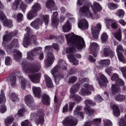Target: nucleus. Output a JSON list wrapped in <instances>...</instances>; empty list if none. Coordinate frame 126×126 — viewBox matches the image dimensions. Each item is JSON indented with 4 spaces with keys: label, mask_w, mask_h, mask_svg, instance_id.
Listing matches in <instances>:
<instances>
[{
    "label": "nucleus",
    "mask_w": 126,
    "mask_h": 126,
    "mask_svg": "<svg viewBox=\"0 0 126 126\" xmlns=\"http://www.w3.org/2000/svg\"><path fill=\"white\" fill-rule=\"evenodd\" d=\"M31 117H33L32 118L37 126L45 124V113L42 110H39L36 113H31Z\"/></svg>",
    "instance_id": "obj_6"
},
{
    "label": "nucleus",
    "mask_w": 126,
    "mask_h": 126,
    "mask_svg": "<svg viewBox=\"0 0 126 126\" xmlns=\"http://www.w3.org/2000/svg\"><path fill=\"white\" fill-rule=\"evenodd\" d=\"M101 40L103 43H106L108 41V34H107V33H102L101 36Z\"/></svg>",
    "instance_id": "obj_49"
},
{
    "label": "nucleus",
    "mask_w": 126,
    "mask_h": 126,
    "mask_svg": "<svg viewBox=\"0 0 126 126\" xmlns=\"http://www.w3.org/2000/svg\"><path fill=\"white\" fill-rule=\"evenodd\" d=\"M42 104L45 106H50L51 105V97L46 94H43L41 97Z\"/></svg>",
    "instance_id": "obj_23"
},
{
    "label": "nucleus",
    "mask_w": 126,
    "mask_h": 126,
    "mask_svg": "<svg viewBox=\"0 0 126 126\" xmlns=\"http://www.w3.org/2000/svg\"><path fill=\"white\" fill-rule=\"evenodd\" d=\"M84 88L86 89V90H88L89 91H94V87H93V85H90L88 83L84 84Z\"/></svg>",
    "instance_id": "obj_50"
},
{
    "label": "nucleus",
    "mask_w": 126,
    "mask_h": 126,
    "mask_svg": "<svg viewBox=\"0 0 126 126\" xmlns=\"http://www.w3.org/2000/svg\"><path fill=\"white\" fill-rule=\"evenodd\" d=\"M116 15L120 18H124V16H125V11L121 9H118L116 12Z\"/></svg>",
    "instance_id": "obj_47"
},
{
    "label": "nucleus",
    "mask_w": 126,
    "mask_h": 126,
    "mask_svg": "<svg viewBox=\"0 0 126 126\" xmlns=\"http://www.w3.org/2000/svg\"><path fill=\"white\" fill-rule=\"evenodd\" d=\"M77 80V77L75 76H71L68 81V83H72L73 84V83H75L76 82V81Z\"/></svg>",
    "instance_id": "obj_53"
},
{
    "label": "nucleus",
    "mask_w": 126,
    "mask_h": 126,
    "mask_svg": "<svg viewBox=\"0 0 126 126\" xmlns=\"http://www.w3.org/2000/svg\"><path fill=\"white\" fill-rule=\"evenodd\" d=\"M25 108H21L18 111V117H23V113L25 112Z\"/></svg>",
    "instance_id": "obj_63"
},
{
    "label": "nucleus",
    "mask_w": 126,
    "mask_h": 126,
    "mask_svg": "<svg viewBox=\"0 0 126 126\" xmlns=\"http://www.w3.org/2000/svg\"><path fill=\"white\" fill-rule=\"evenodd\" d=\"M18 32L16 31H14L11 32L6 34H5L3 36V41L4 42H8L12 39L13 37H15L18 34Z\"/></svg>",
    "instance_id": "obj_16"
},
{
    "label": "nucleus",
    "mask_w": 126,
    "mask_h": 126,
    "mask_svg": "<svg viewBox=\"0 0 126 126\" xmlns=\"http://www.w3.org/2000/svg\"><path fill=\"white\" fill-rule=\"evenodd\" d=\"M3 10H4V6L1 2V1L0 0V18L1 19H3L5 17Z\"/></svg>",
    "instance_id": "obj_40"
},
{
    "label": "nucleus",
    "mask_w": 126,
    "mask_h": 126,
    "mask_svg": "<svg viewBox=\"0 0 126 126\" xmlns=\"http://www.w3.org/2000/svg\"><path fill=\"white\" fill-rule=\"evenodd\" d=\"M42 9V7L39 3H35L32 7V11H33L36 14H38V11Z\"/></svg>",
    "instance_id": "obj_31"
},
{
    "label": "nucleus",
    "mask_w": 126,
    "mask_h": 126,
    "mask_svg": "<svg viewBox=\"0 0 126 126\" xmlns=\"http://www.w3.org/2000/svg\"><path fill=\"white\" fill-rule=\"evenodd\" d=\"M16 47H18V40L14 39L11 41L10 44L8 46V49L11 50L12 48H16Z\"/></svg>",
    "instance_id": "obj_37"
},
{
    "label": "nucleus",
    "mask_w": 126,
    "mask_h": 126,
    "mask_svg": "<svg viewBox=\"0 0 126 126\" xmlns=\"http://www.w3.org/2000/svg\"><path fill=\"white\" fill-rule=\"evenodd\" d=\"M90 50L94 58H97L98 52H99V50H100V47L98 45V44L95 42L93 43L91 46Z\"/></svg>",
    "instance_id": "obj_15"
},
{
    "label": "nucleus",
    "mask_w": 126,
    "mask_h": 126,
    "mask_svg": "<svg viewBox=\"0 0 126 126\" xmlns=\"http://www.w3.org/2000/svg\"><path fill=\"white\" fill-rule=\"evenodd\" d=\"M126 99V95L119 94L115 96V99L118 102H123Z\"/></svg>",
    "instance_id": "obj_44"
},
{
    "label": "nucleus",
    "mask_w": 126,
    "mask_h": 126,
    "mask_svg": "<svg viewBox=\"0 0 126 126\" xmlns=\"http://www.w3.org/2000/svg\"><path fill=\"white\" fill-rule=\"evenodd\" d=\"M4 15L5 17L3 18V19H1V18H0V21L2 22L3 26L8 27V28H12V26H13L12 25V21L10 19H7L5 14H4Z\"/></svg>",
    "instance_id": "obj_22"
},
{
    "label": "nucleus",
    "mask_w": 126,
    "mask_h": 126,
    "mask_svg": "<svg viewBox=\"0 0 126 126\" xmlns=\"http://www.w3.org/2000/svg\"><path fill=\"white\" fill-rule=\"evenodd\" d=\"M6 106H5L4 104H3L0 106V113L3 114L6 112Z\"/></svg>",
    "instance_id": "obj_60"
},
{
    "label": "nucleus",
    "mask_w": 126,
    "mask_h": 126,
    "mask_svg": "<svg viewBox=\"0 0 126 126\" xmlns=\"http://www.w3.org/2000/svg\"><path fill=\"white\" fill-rule=\"evenodd\" d=\"M14 53H16V54H13L15 61L18 62H20V60L22 58V53L17 50H14Z\"/></svg>",
    "instance_id": "obj_36"
},
{
    "label": "nucleus",
    "mask_w": 126,
    "mask_h": 126,
    "mask_svg": "<svg viewBox=\"0 0 126 126\" xmlns=\"http://www.w3.org/2000/svg\"><path fill=\"white\" fill-rule=\"evenodd\" d=\"M17 20L18 22H21L22 20H23V14L22 13H18L17 15Z\"/></svg>",
    "instance_id": "obj_58"
},
{
    "label": "nucleus",
    "mask_w": 126,
    "mask_h": 126,
    "mask_svg": "<svg viewBox=\"0 0 126 126\" xmlns=\"http://www.w3.org/2000/svg\"><path fill=\"white\" fill-rule=\"evenodd\" d=\"M62 124L63 126H76L77 125V121L74 120L72 116H69L64 119Z\"/></svg>",
    "instance_id": "obj_10"
},
{
    "label": "nucleus",
    "mask_w": 126,
    "mask_h": 126,
    "mask_svg": "<svg viewBox=\"0 0 126 126\" xmlns=\"http://www.w3.org/2000/svg\"><path fill=\"white\" fill-rule=\"evenodd\" d=\"M55 1L53 0H49L46 3V7L47 8H52L55 6Z\"/></svg>",
    "instance_id": "obj_45"
},
{
    "label": "nucleus",
    "mask_w": 126,
    "mask_h": 126,
    "mask_svg": "<svg viewBox=\"0 0 126 126\" xmlns=\"http://www.w3.org/2000/svg\"><path fill=\"white\" fill-rule=\"evenodd\" d=\"M22 67L26 73H35L40 70L39 66L36 63H31L28 67V62L26 59L23 60L22 63Z\"/></svg>",
    "instance_id": "obj_5"
},
{
    "label": "nucleus",
    "mask_w": 126,
    "mask_h": 126,
    "mask_svg": "<svg viewBox=\"0 0 126 126\" xmlns=\"http://www.w3.org/2000/svg\"><path fill=\"white\" fill-rule=\"evenodd\" d=\"M79 94L80 95H82V96L90 95V94H91V92L87 91L85 89L82 88L80 91Z\"/></svg>",
    "instance_id": "obj_46"
},
{
    "label": "nucleus",
    "mask_w": 126,
    "mask_h": 126,
    "mask_svg": "<svg viewBox=\"0 0 126 126\" xmlns=\"http://www.w3.org/2000/svg\"><path fill=\"white\" fill-rule=\"evenodd\" d=\"M25 101L26 105L28 106V107H33V106H34L35 105V103H34V98H33V96L30 94L25 96Z\"/></svg>",
    "instance_id": "obj_21"
},
{
    "label": "nucleus",
    "mask_w": 126,
    "mask_h": 126,
    "mask_svg": "<svg viewBox=\"0 0 126 126\" xmlns=\"http://www.w3.org/2000/svg\"><path fill=\"white\" fill-rule=\"evenodd\" d=\"M103 54L104 57H110L111 59H113L114 56H115V52L112 49L108 48H104Z\"/></svg>",
    "instance_id": "obj_26"
},
{
    "label": "nucleus",
    "mask_w": 126,
    "mask_h": 126,
    "mask_svg": "<svg viewBox=\"0 0 126 126\" xmlns=\"http://www.w3.org/2000/svg\"><path fill=\"white\" fill-rule=\"evenodd\" d=\"M90 7L89 6V3L86 5H84L80 8V12H82L83 14H84L85 16L87 17H92L93 15L90 11Z\"/></svg>",
    "instance_id": "obj_13"
},
{
    "label": "nucleus",
    "mask_w": 126,
    "mask_h": 126,
    "mask_svg": "<svg viewBox=\"0 0 126 126\" xmlns=\"http://www.w3.org/2000/svg\"><path fill=\"white\" fill-rule=\"evenodd\" d=\"M61 68H62L63 70H66V69H67L66 64L63 63L62 64V66H60V65H56L51 70V73L53 77H54L55 81L56 84H59L61 79H63V78L64 77V75L63 73H59L57 74V73H58V72L61 70Z\"/></svg>",
    "instance_id": "obj_3"
},
{
    "label": "nucleus",
    "mask_w": 126,
    "mask_h": 126,
    "mask_svg": "<svg viewBox=\"0 0 126 126\" xmlns=\"http://www.w3.org/2000/svg\"><path fill=\"white\" fill-rule=\"evenodd\" d=\"M21 126H32V124L28 120H25L21 124Z\"/></svg>",
    "instance_id": "obj_59"
},
{
    "label": "nucleus",
    "mask_w": 126,
    "mask_h": 126,
    "mask_svg": "<svg viewBox=\"0 0 126 126\" xmlns=\"http://www.w3.org/2000/svg\"><path fill=\"white\" fill-rule=\"evenodd\" d=\"M26 80L24 79H22L21 82V88H22V90H25V88H26V83H27Z\"/></svg>",
    "instance_id": "obj_54"
},
{
    "label": "nucleus",
    "mask_w": 126,
    "mask_h": 126,
    "mask_svg": "<svg viewBox=\"0 0 126 126\" xmlns=\"http://www.w3.org/2000/svg\"><path fill=\"white\" fill-rule=\"evenodd\" d=\"M37 42V35H32L29 36L28 34H25L23 40V46L25 48H28L30 45L33 44L35 45Z\"/></svg>",
    "instance_id": "obj_7"
},
{
    "label": "nucleus",
    "mask_w": 126,
    "mask_h": 126,
    "mask_svg": "<svg viewBox=\"0 0 126 126\" xmlns=\"http://www.w3.org/2000/svg\"><path fill=\"white\" fill-rule=\"evenodd\" d=\"M21 3V4H20ZM20 5V7L23 11V13H25L26 9H27V4L22 1V0H15L12 3V10H17L18 9V6Z\"/></svg>",
    "instance_id": "obj_8"
},
{
    "label": "nucleus",
    "mask_w": 126,
    "mask_h": 126,
    "mask_svg": "<svg viewBox=\"0 0 126 126\" xmlns=\"http://www.w3.org/2000/svg\"><path fill=\"white\" fill-rule=\"evenodd\" d=\"M80 87V84L76 83L75 85H73L70 88V93L71 94H75L77 91L79 90Z\"/></svg>",
    "instance_id": "obj_35"
},
{
    "label": "nucleus",
    "mask_w": 126,
    "mask_h": 126,
    "mask_svg": "<svg viewBox=\"0 0 126 126\" xmlns=\"http://www.w3.org/2000/svg\"><path fill=\"white\" fill-rule=\"evenodd\" d=\"M37 14L35 12H33L31 10L27 15V18L29 19V20H31L32 19H33L35 16H37Z\"/></svg>",
    "instance_id": "obj_43"
},
{
    "label": "nucleus",
    "mask_w": 126,
    "mask_h": 126,
    "mask_svg": "<svg viewBox=\"0 0 126 126\" xmlns=\"http://www.w3.org/2000/svg\"><path fill=\"white\" fill-rule=\"evenodd\" d=\"M10 98L12 102H19V97L15 93H12L10 96Z\"/></svg>",
    "instance_id": "obj_41"
},
{
    "label": "nucleus",
    "mask_w": 126,
    "mask_h": 126,
    "mask_svg": "<svg viewBox=\"0 0 126 126\" xmlns=\"http://www.w3.org/2000/svg\"><path fill=\"white\" fill-rule=\"evenodd\" d=\"M6 80L8 82H10L11 87H14L16 85L17 78L16 73L15 71H13L10 73L8 76L6 77Z\"/></svg>",
    "instance_id": "obj_11"
},
{
    "label": "nucleus",
    "mask_w": 126,
    "mask_h": 126,
    "mask_svg": "<svg viewBox=\"0 0 126 126\" xmlns=\"http://www.w3.org/2000/svg\"><path fill=\"white\" fill-rule=\"evenodd\" d=\"M81 111V107L78 106L76 107L74 111V116H76L77 118H80L81 119H84V115H83V112H80Z\"/></svg>",
    "instance_id": "obj_27"
},
{
    "label": "nucleus",
    "mask_w": 126,
    "mask_h": 126,
    "mask_svg": "<svg viewBox=\"0 0 126 126\" xmlns=\"http://www.w3.org/2000/svg\"><path fill=\"white\" fill-rule=\"evenodd\" d=\"M112 110L113 111V115L115 116V117H120L121 115V112L120 111V109L119 108V106L114 104L112 106Z\"/></svg>",
    "instance_id": "obj_34"
},
{
    "label": "nucleus",
    "mask_w": 126,
    "mask_h": 126,
    "mask_svg": "<svg viewBox=\"0 0 126 126\" xmlns=\"http://www.w3.org/2000/svg\"><path fill=\"white\" fill-rule=\"evenodd\" d=\"M78 26L80 29H81V30H85L86 29H88L89 25L88 24L87 20L86 19H82L79 22Z\"/></svg>",
    "instance_id": "obj_20"
},
{
    "label": "nucleus",
    "mask_w": 126,
    "mask_h": 126,
    "mask_svg": "<svg viewBox=\"0 0 126 126\" xmlns=\"http://www.w3.org/2000/svg\"><path fill=\"white\" fill-rule=\"evenodd\" d=\"M119 79V75L117 73H114L111 77V80L112 81L116 82Z\"/></svg>",
    "instance_id": "obj_61"
},
{
    "label": "nucleus",
    "mask_w": 126,
    "mask_h": 126,
    "mask_svg": "<svg viewBox=\"0 0 126 126\" xmlns=\"http://www.w3.org/2000/svg\"><path fill=\"white\" fill-rule=\"evenodd\" d=\"M45 80L46 84V86L48 88H53L54 87V84H53V81L52 79L48 76V75H44Z\"/></svg>",
    "instance_id": "obj_28"
},
{
    "label": "nucleus",
    "mask_w": 126,
    "mask_h": 126,
    "mask_svg": "<svg viewBox=\"0 0 126 126\" xmlns=\"http://www.w3.org/2000/svg\"><path fill=\"white\" fill-rule=\"evenodd\" d=\"M58 12H55L53 13V17H52V23L51 26L53 27H55L57 28L59 26V19H58Z\"/></svg>",
    "instance_id": "obj_24"
},
{
    "label": "nucleus",
    "mask_w": 126,
    "mask_h": 126,
    "mask_svg": "<svg viewBox=\"0 0 126 126\" xmlns=\"http://www.w3.org/2000/svg\"><path fill=\"white\" fill-rule=\"evenodd\" d=\"M109 83L107 77L101 74L99 75V78L98 79V83L101 87H107V83Z\"/></svg>",
    "instance_id": "obj_17"
},
{
    "label": "nucleus",
    "mask_w": 126,
    "mask_h": 126,
    "mask_svg": "<svg viewBox=\"0 0 126 126\" xmlns=\"http://www.w3.org/2000/svg\"><path fill=\"white\" fill-rule=\"evenodd\" d=\"M14 120L12 117H7L5 120L4 123L5 125H9V124H11Z\"/></svg>",
    "instance_id": "obj_55"
},
{
    "label": "nucleus",
    "mask_w": 126,
    "mask_h": 126,
    "mask_svg": "<svg viewBox=\"0 0 126 126\" xmlns=\"http://www.w3.org/2000/svg\"><path fill=\"white\" fill-rule=\"evenodd\" d=\"M70 99H73V101L75 103H80L82 100V98L80 95L78 94H72L70 95Z\"/></svg>",
    "instance_id": "obj_30"
},
{
    "label": "nucleus",
    "mask_w": 126,
    "mask_h": 126,
    "mask_svg": "<svg viewBox=\"0 0 126 126\" xmlns=\"http://www.w3.org/2000/svg\"><path fill=\"white\" fill-rule=\"evenodd\" d=\"M119 125L120 126H126V121L121 119Z\"/></svg>",
    "instance_id": "obj_64"
},
{
    "label": "nucleus",
    "mask_w": 126,
    "mask_h": 126,
    "mask_svg": "<svg viewBox=\"0 0 126 126\" xmlns=\"http://www.w3.org/2000/svg\"><path fill=\"white\" fill-rule=\"evenodd\" d=\"M99 64L102 66H109L111 64V60L110 59L102 60L99 62Z\"/></svg>",
    "instance_id": "obj_38"
},
{
    "label": "nucleus",
    "mask_w": 126,
    "mask_h": 126,
    "mask_svg": "<svg viewBox=\"0 0 126 126\" xmlns=\"http://www.w3.org/2000/svg\"><path fill=\"white\" fill-rule=\"evenodd\" d=\"M65 37L67 44L70 46L66 49V54H68L67 58L74 65H78V60L74 57L73 54L76 52V49L82 50L85 48V41L82 37L76 34H66Z\"/></svg>",
    "instance_id": "obj_1"
},
{
    "label": "nucleus",
    "mask_w": 126,
    "mask_h": 126,
    "mask_svg": "<svg viewBox=\"0 0 126 126\" xmlns=\"http://www.w3.org/2000/svg\"><path fill=\"white\" fill-rule=\"evenodd\" d=\"M94 99V101L97 103H101V102L103 101V98H102V96H100V94L95 96Z\"/></svg>",
    "instance_id": "obj_56"
},
{
    "label": "nucleus",
    "mask_w": 126,
    "mask_h": 126,
    "mask_svg": "<svg viewBox=\"0 0 126 126\" xmlns=\"http://www.w3.org/2000/svg\"><path fill=\"white\" fill-rule=\"evenodd\" d=\"M61 68H62L63 70H66V69H67L66 64L63 63L62 64V66H60V65H56L51 70V73L53 77H54L55 81L56 84H59L61 79H63V78L64 77V75L63 73H59L57 74V73H58V72L61 70Z\"/></svg>",
    "instance_id": "obj_2"
},
{
    "label": "nucleus",
    "mask_w": 126,
    "mask_h": 126,
    "mask_svg": "<svg viewBox=\"0 0 126 126\" xmlns=\"http://www.w3.org/2000/svg\"><path fill=\"white\" fill-rule=\"evenodd\" d=\"M29 77L32 82L33 83H40L41 80V74L37 73L32 75H29Z\"/></svg>",
    "instance_id": "obj_18"
},
{
    "label": "nucleus",
    "mask_w": 126,
    "mask_h": 126,
    "mask_svg": "<svg viewBox=\"0 0 126 126\" xmlns=\"http://www.w3.org/2000/svg\"><path fill=\"white\" fill-rule=\"evenodd\" d=\"M115 85H116L117 86H119L120 87V86H122L125 85V81H124V80H123L122 79L119 78V79H118L117 80L116 82H115Z\"/></svg>",
    "instance_id": "obj_52"
},
{
    "label": "nucleus",
    "mask_w": 126,
    "mask_h": 126,
    "mask_svg": "<svg viewBox=\"0 0 126 126\" xmlns=\"http://www.w3.org/2000/svg\"><path fill=\"white\" fill-rule=\"evenodd\" d=\"M114 37L119 41H122V30L119 29V30L114 33Z\"/></svg>",
    "instance_id": "obj_42"
},
{
    "label": "nucleus",
    "mask_w": 126,
    "mask_h": 126,
    "mask_svg": "<svg viewBox=\"0 0 126 126\" xmlns=\"http://www.w3.org/2000/svg\"><path fill=\"white\" fill-rule=\"evenodd\" d=\"M52 45H47L45 47L44 52L47 54V58L44 60V63L46 67L51 66L55 62V55L52 52Z\"/></svg>",
    "instance_id": "obj_4"
},
{
    "label": "nucleus",
    "mask_w": 126,
    "mask_h": 126,
    "mask_svg": "<svg viewBox=\"0 0 126 126\" xmlns=\"http://www.w3.org/2000/svg\"><path fill=\"white\" fill-rule=\"evenodd\" d=\"M92 9L94 11H101L102 10V7H101V5L99 3L95 2L94 3Z\"/></svg>",
    "instance_id": "obj_39"
},
{
    "label": "nucleus",
    "mask_w": 126,
    "mask_h": 126,
    "mask_svg": "<svg viewBox=\"0 0 126 126\" xmlns=\"http://www.w3.org/2000/svg\"><path fill=\"white\" fill-rule=\"evenodd\" d=\"M85 103L86 105V107L84 108L85 112L89 116H93L94 113H95V110L90 108V105L91 106H95L96 102L92 100L86 99L85 101Z\"/></svg>",
    "instance_id": "obj_9"
},
{
    "label": "nucleus",
    "mask_w": 126,
    "mask_h": 126,
    "mask_svg": "<svg viewBox=\"0 0 126 126\" xmlns=\"http://www.w3.org/2000/svg\"><path fill=\"white\" fill-rule=\"evenodd\" d=\"M121 91V88L116 84H113L111 86V93L113 95H116Z\"/></svg>",
    "instance_id": "obj_33"
},
{
    "label": "nucleus",
    "mask_w": 126,
    "mask_h": 126,
    "mask_svg": "<svg viewBox=\"0 0 126 126\" xmlns=\"http://www.w3.org/2000/svg\"><path fill=\"white\" fill-rule=\"evenodd\" d=\"M38 51H39V48H35L33 50L28 53V60L29 61H34L35 60V57H36V55H38Z\"/></svg>",
    "instance_id": "obj_19"
},
{
    "label": "nucleus",
    "mask_w": 126,
    "mask_h": 126,
    "mask_svg": "<svg viewBox=\"0 0 126 126\" xmlns=\"http://www.w3.org/2000/svg\"><path fill=\"white\" fill-rule=\"evenodd\" d=\"M101 29H102V25L100 23L97 24L95 26L92 28V34L94 39H98L99 38V34H100Z\"/></svg>",
    "instance_id": "obj_12"
},
{
    "label": "nucleus",
    "mask_w": 126,
    "mask_h": 126,
    "mask_svg": "<svg viewBox=\"0 0 126 126\" xmlns=\"http://www.w3.org/2000/svg\"><path fill=\"white\" fill-rule=\"evenodd\" d=\"M42 19L43 22H44L45 25L49 24V21L50 20V16L49 15H42Z\"/></svg>",
    "instance_id": "obj_48"
},
{
    "label": "nucleus",
    "mask_w": 126,
    "mask_h": 126,
    "mask_svg": "<svg viewBox=\"0 0 126 126\" xmlns=\"http://www.w3.org/2000/svg\"><path fill=\"white\" fill-rule=\"evenodd\" d=\"M12 63V62L11 61V58L9 57H7L5 60V64L6 65H10Z\"/></svg>",
    "instance_id": "obj_57"
},
{
    "label": "nucleus",
    "mask_w": 126,
    "mask_h": 126,
    "mask_svg": "<svg viewBox=\"0 0 126 126\" xmlns=\"http://www.w3.org/2000/svg\"><path fill=\"white\" fill-rule=\"evenodd\" d=\"M63 32L66 33L69 32L71 30V27L70 26V23L69 21H67L62 28Z\"/></svg>",
    "instance_id": "obj_32"
},
{
    "label": "nucleus",
    "mask_w": 126,
    "mask_h": 126,
    "mask_svg": "<svg viewBox=\"0 0 126 126\" xmlns=\"http://www.w3.org/2000/svg\"><path fill=\"white\" fill-rule=\"evenodd\" d=\"M42 24H43L42 20H40V19H36L34 21L31 23V26L34 29L38 30V29L40 28L39 26L42 25Z\"/></svg>",
    "instance_id": "obj_25"
},
{
    "label": "nucleus",
    "mask_w": 126,
    "mask_h": 126,
    "mask_svg": "<svg viewBox=\"0 0 126 126\" xmlns=\"http://www.w3.org/2000/svg\"><path fill=\"white\" fill-rule=\"evenodd\" d=\"M105 23H106L107 27H110V25H111V24L114 23V20L110 19H106Z\"/></svg>",
    "instance_id": "obj_62"
},
{
    "label": "nucleus",
    "mask_w": 126,
    "mask_h": 126,
    "mask_svg": "<svg viewBox=\"0 0 126 126\" xmlns=\"http://www.w3.org/2000/svg\"><path fill=\"white\" fill-rule=\"evenodd\" d=\"M108 7L111 10H114L118 8V5L115 4L114 3H109L108 4Z\"/></svg>",
    "instance_id": "obj_51"
},
{
    "label": "nucleus",
    "mask_w": 126,
    "mask_h": 126,
    "mask_svg": "<svg viewBox=\"0 0 126 126\" xmlns=\"http://www.w3.org/2000/svg\"><path fill=\"white\" fill-rule=\"evenodd\" d=\"M32 91L33 93L35 96V97H37L40 99L41 98V88L40 87H32Z\"/></svg>",
    "instance_id": "obj_29"
},
{
    "label": "nucleus",
    "mask_w": 126,
    "mask_h": 126,
    "mask_svg": "<svg viewBox=\"0 0 126 126\" xmlns=\"http://www.w3.org/2000/svg\"><path fill=\"white\" fill-rule=\"evenodd\" d=\"M116 52L117 53V56L119 61H120V62H122V63L125 62V57H124V55H123V53L121 52H124V47H123L122 45L120 44L117 46Z\"/></svg>",
    "instance_id": "obj_14"
}]
</instances>
